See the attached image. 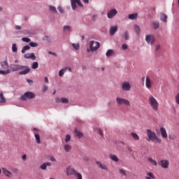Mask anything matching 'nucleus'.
Listing matches in <instances>:
<instances>
[{
	"mask_svg": "<svg viewBox=\"0 0 179 179\" xmlns=\"http://www.w3.org/2000/svg\"><path fill=\"white\" fill-rule=\"evenodd\" d=\"M147 136L148 138H146V141H148V142H150L151 141L152 142L162 143V139L159 138V137H157V135H156V133L152 131V130L149 129H147Z\"/></svg>",
	"mask_w": 179,
	"mask_h": 179,
	"instance_id": "f257e3e1",
	"label": "nucleus"
},
{
	"mask_svg": "<svg viewBox=\"0 0 179 179\" xmlns=\"http://www.w3.org/2000/svg\"><path fill=\"white\" fill-rule=\"evenodd\" d=\"M149 103L152 110L157 111L159 110V102L153 96L149 98Z\"/></svg>",
	"mask_w": 179,
	"mask_h": 179,
	"instance_id": "f03ea898",
	"label": "nucleus"
},
{
	"mask_svg": "<svg viewBox=\"0 0 179 179\" xmlns=\"http://www.w3.org/2000/svg\"><path fill=\"white\" fill-rule=\"evenodd\" d=\"M27 99L29 100L31 99H36V94L31 92H27L20 96V100H22V101H26Z\"/></svg>",
	"mask_w": 179,
	"mask_h": 179,
	"instance_id": "7ed1b4c3",
	"label": "nucleus"
},
{
	"mask_svg": "<svg viewBox=\"0 0 179 179\" xmlns=\"http://www.w3.org/2000/svg\"><path fill=\"white\" fill-rule=\"evenodd\" d=\"M90 50L93 52L97 51L98 48H100V43L92 41L90 43Z\"/></svg>",
	"mask_w": 179,
	"mask_h": 179,
	"instance_id": "20e7f679",
	"label": "nucleus"
},
{
	"mask_svg": "<svg viewBox=\"0 0 179 179\" xmlns=\"http://www.w3.org/2000/svg\"><path fill=\"white\" fill-rule=\"evenodd\" d=\"M116 103L119 106H121L122 104H125V106H130L131 104L129 101H128V99H125L120 97L116 98Z\"/></svg>",
	"mask_w": 179,
	"mask_h": 179,
	"instance_id": "39448f33",
	"label": "nucleus"
},
{
	"mask_svg": "<svg viewBox=\"0 0 179 179\" xmlns=\"http://www.w3.org/2000/svg\"><path fill=\"white\" fill-rule=\"evenodd\" d=\"M10 69H11L13 72H17V71H22L24 69V67L19 64H10Z\"/></svg>",
	"mask_w": 179,
	"mask_h": 179,
	"instance_id": "423d86ee",
	"label": "nucleus"
},
{
	"mask_svg": "<svg viewBox=\"0 0 179 179\" xmlns=\"http://www.w3.org/2000/svg\"><path fill=\"white\" fill-rule=\"evenodd\" d=\"M159 164L162 169H169V166H170V161L167 159H162L159 162Z\"/></svg>",
	"mask_w": 179,
	"mask_h": 179,
	"instance_id": "0eeeda50",
	"label": "nucleus"
},
{
	"mask_svg": "<svg viewBox=\"0 0 179 179\" xmlns=\"http://www.w3.org/2000/svg\"><path fill=\"white\" fill-rule=\"evenodd\" d=\"M71 3L73 10L76 9V3L78 5V6H83V4H82V1H80V0H71Z\"/></svg>",
	"mask_w": 179,
	"mask_h": 179,
	"instance_id": "6e6552de",
	"label": "nucleus"
},
{
	"mask_svg": "<svg viewBox=\"0 0 179 179\" xmlns=\"http://www.w3.org/2000/svg\"><path fill=\"white\" fill-rule=\"evenodd\" d=\"M156 39L155 38V36L153 35H146L145 36V41L148 43V44H153Z\"/></svg>",
	"mask_w": 179,
	"mask_h": 179,
	"instance_id": "1a4fd4ad",
	"label": "nucleus"
},
{
	"mask_svg": "<svg viewBox=\"0 0 179 179\" xmlns=\"http://www.w3.org/2000/svg\"><path fill=\"white\" fill-rule=\"evenodd\" d=\"M122 88L124 92H129L131 90V84L129 82H124L122 83Z\"/></svg>",
	"mask_w": 179,
	"mask_h": 179,
	"instance_id": "9d476101",
	"label": "nucleus"
},
{
	"mask_svg": "<svg viewBox=\"0 0 179 179\" xmlns=\"http://www.w3.org/2000/svg\"><path fill=\"white\" fill-rule=\"evenodd\" d=\"M117 13L118 12L117 11V10L115 8H113L108 13L107 17H108V19H113V17H114V16H115V15H117Z\"/></svg>",
	"mask_w": 179,
	"mask_h": 179,
	"instance_id": "9b49d317",
	"label": "nucleus"
},
{
	"mask_svg": "<svg viewBox=\"0 0 179 179\" xmlns=\"http://www.w3.org/2000/svg\"><path fill=\"white\" fill-rule=\"evenodd\" d=\"M26 59H32V61H36V55L34 53H26L24 55Z\"/></svg>",
	"mask_w": 179,
	"mask_h": 179,
	"instance_id": "f8f14e48",
	"label": "nucleus"
},
{
	"mask_svg": "<svg viewBox=\"0 0 179 179\" xmlns=\"http://www.w3.org/2000/svg\"><path fill=\"white\" fill-rule=\"evenodd\" d=\"M78 172H76V171H75V169H73V168L69 166L67 169H66V174L67 176H72V175H74V176H76V173Z\"/></svg>",
	"mask_w": 179,
	"mask_h": 179,
	"instance_id": "ddd939ff",
	"label": "nucleus"
},
{
	"mask_svg": "<svg viewBox=\"0 0 179 179\" xmlns=\"http://www.w3.org/2000/svg\"><path fill=\"white\" fill-rule=\"evenodd\" d=\"M24 71H20L19 75H27L30 72V68L27 66H23Z\"/></svg>",
	"mask_w": 179,
	"mask_h": 179,
	"instance_id": "4468645a",
	"label": "nucleus"
},
{
	"mask_svg": "<svg viewBox=\"0 0 179 179\" xmlns=\"http://www.w3.org/2000/svg\"><path fill=\"white\" fill-rule=\"evenodd\" d=\"M117 30H118L117 26H112L109 31L110 36H114V34H115V33L117 31Z\"/></svg>",
	"mask_w": 179,
	"mask_h": 179,
	"instance_id": "2eb2a0df",
	"label": "nucleus"
},
{
	"mask_svg": "<svg viewBox=\"0 0 179 179\" xmlns=\"http://www.w3.org/2000/svg\"><path fill=\"white\" fill-rule=\"evenodd\" d=\"M1 170L6 177H8L9 178H12L13 175L10 171H8L6 168H1Z\"/></svg>",
	"mask_w": 179,
	"mask_h": 179,
	"instance_id": "dca6fc26",
	"label": "nucleus"
},
{
	"mask_svg": "<svg viewBox=\"0 0 179 179\" xmlns=\"http://www.w3.org/2000/svg\"><path fill=\"white\" fill-rule=\"evenodd\" d=\"M145 86L147 88L150 89V87H152V80H150V78H149V76L146 77V80H145Z\"/></svg>",
	"mask_w": 179,
	"mask_h": 179,
	"instance_id": "f3484780",
	"label": "nucleus"
},
{
	"mask_svg": "<svg viewBox=\"0 0 179 179\" xmlns=\"http://www.w3.org/2000/svg\"><path fill=\"white\" fill-rule=\"evenodd\" d=\"M160 132L162 138L166 139V138H167V131H166V129H164V127H161Z\"/></svg>",
	"mask_w": 179,
	"mask_h": 179,
	"instance_id": "a211bd4d",
	"label": "nucleus"
},
{
	"mask_svg": "<svg viewBox=\"0 0 179 179\" xmlns=\"http://www.w3.org/2000/svg\"><path fill=\"white\" fill-rule=\"evenodd\" d=\"M74 134H76V136H78V139L83 138V133L79 131L78 129H74Z\"/></svg>",
	"mask_w": 179,
	"mask_h": 179,
	"instance_id": "6ab92c4d",
	"label": "nucleus"
},
{
	"mask_svg": "<svg viewBox=\"0 0 179 179\" xmlns=\"http://www.w3.org/2000/svg\"><path fill=\"white\" fill-rule=\"evenodd\" d=\"M109 159H110V160H113V162H115L116 163L120 161L118 157L113 154L109 155Z\"/></svg>",
	"mask_w": 179,
	"mask_h": 179,
	"instance_id": "aec40b11",
	"label": "nucleus"
},
{
	"mask_svg": "<svg viewBox=\"0 0 179 179\" xmlns=\"http://www.w3.org/2000/svg\"><path fill=\"white\" fill-rule=\"evenodd\" d=\"M96 164H97L98 167H99L100 169H102V170H108V169L107 168V166L103 165L101 162L99 161L96 162Z\"/></svg>",
	"mask_w": 179,
	"mask_h": 179,
	"instance_id": "412c9836",
	"label": "nucleus"
},
{
	"mask_svg": "<svg viewBox=\"0 0 179 179\" xmlns=\"http://www.w3.org/2000/svg\"><path fill=\"white\" fill-rule=\"evenodd\" d=\"M160 20H162V22H164V23H167V15L163 13H161Z\"/></svg>",
	"mask_w": 179,
	"mask_h": 179,
	"instance_id": "4be33fe9",
	"label": "nucleus"
},
{
	"mask_svg": "<svg viewBox=\"0 0 179 179\" xmlns=\"http://www.w3.org/2000/svg\"><path fill=\"white\" fill-rule=\"evenodd\" d=\"M63 31L64 33H71V31H72V29L69 26L66 25L63 27Z\"/></svg>",
	"mask_w": 179,
	"mask_h": 179,
	"instance_id": "5701e85b",
	"label": "nucleus"
},
{
	"mask_svg": "<svg viewBox=\"0 0 179 179\" xmlns=\"http://www.w3.org/2000/svg\"><path fill=\"white\" fill-rule=\"evenodd\" d=\"M152 27L155 29V30H157L159 27H160V23H159V21H155L152 22Z\"/></svg>",
	"mask_w": 179,
	"mask_h": 179,
	"instance_id": "b1692460",
	"label": "nucleus"
},
{
	"mask_svg": "<svg viewBox=\"0 0 179 179\" xmlns=\"http://www.w3.org/2000/svg\"><path fill=\"white\" fill-rule=\"evenodd\" d=\"M131 136H132L135 141H139V139H141L138 134L134 132L131 133Z\"/></svg>",
	"mask_w": 179,
	"mask_h": 179,
	"instance_id": "393cba45",
	"label": "nucleus"
},
{
	"mask_svg": "<svg viewBox=\"0 0 179 179\" xmlns=\"http://www.w3.org/2000/svg\"><path fill=\"white\" fill-rule=\"evenodd\" d=\"M134 30H135L137 36H139V34H141V28L139 27L138 25H137V24L134 25Z\"/></svg>",
	"mask_w": 179,
	"mask_h": 179,
	"instance_id": "a878e982",
	"label": "nucleus"
},
{
	"mask_svg": "<svg viewBox=\"0 0 179 179\" xmlns=\"http://www.w3.org/2000/svg\"><path fill=\"white\" fill-rule=\"evenodd\" d=\"M138 17V13H133L129 15V19L135 20Z\"/></svg>",
	"mask_w": 179,
	"mask_h": 179,
	"instance_id": "bb28decb",
	"label": "nucleus"
},
{
	"mask_svg": "<svg viewBox=\"0 0 179 179\" xmlns=\"http://www.w3.org/2000/svg\"><path fill=\"white\" fill-rule=\"evenodd\" d=\"M1 65L3 68H4V69H6L9 67V64H8V62L6 61L1 62Z\"/></svg>",
	"mask_w": 179,
	"mask_h": 179,
	"instance_id": "cd10ccee",
	"label": "nucleus"
},
{
	"mask_svg": "<svg viewBox=\"0 0 179 179\" xmlns=\"http://www.w3.org/2000/svg\"><path fill=\"white\" fill-rule=\"evenodd\" d=\"M106 57H111V55H114V50H108L106 53Z\"/></svg>",
	"mask_w": 179,
	"mask_h": 179,
	"instance_id": "c85d7f7f",
	"label": "nucleus"
},
{
	"mask_svg": "<svg viewBox=\"0 0 179 179\" xmlns=\"http://www.w3.org/2000/svg\"><path fill=\"white\" fill-rule=\"evenodd\" d=\"M66 69H68V67H66L65 69H63L59 71V76L62 77L64 76V73L66 71Z\"/></svg>",
	"mask_w": 179,
	"mask_h": 179,
	"instance_id": "c756f323",
	"label": "nucleus"
},
{
	"mask_svg": "<svg viewBox=\"0 0 179 179\" xmlns=\"http://www.w3.org/2000/svg\"><path fill=\"white\" fill-rule=\"evenodd\" d=\"M72 149V147L69 145V144H66L64 145V150L65 152H71V150Z\"/></svg>",
	"mask_w": 179,
	"mask_h": 179,
	"instance_id": "7c9ffc66",
	"label": "nucleus"
},
{
	"mask_svg": "<svg viewBox=\"0 0 179 179\" xmlns=\"http://www.w3.org/2000/svg\"><path fill=\"white\" fill-rule=\"evenodd\" d=\"M6 99H5V97L3 96V93H0V103H6Z\"/></svg>",
	"mask_w": 179,
	"mask_h": 179,
	"instance_id": "2f4dec72",
	"label": "nucleus"
},
{
	"mask_svg": "<svg viewBox=\"0 0 179 179\" xmlns=\"http://www.w3.org/2000/svg\"><path fill=\"white\" fill-rule=\"evenodd\" d=\"M49 9L53 13H57V8H55V6H49Z\"/></svg>",
	"mask_w": 179,
	"mask_h": 179,
	"instance_id": "473e14b6",
	"label": "nucleus"
},
{
	"mask_svg": "<svg viewBox=\"0 0 179 179\" xmlns=\"http://www.w3.org/2000/svg\"><path fill=\"white\" fill-rule=\"evenodd\" d=\"M148 162H150V163H151V164H152L153 166H157V162L156 161H155L154 159H152V158H148Z\"/></svg>",
	"mask_w": 179,
	"mask_h": 179,
	"instance_id": "72a5a7b5",
	"label": "nucleus"
},
{
	"mask_svg": "<svg viewBox=\"0 0 179 179\" xmlns=\"http://www.w3.org/2000/svg\"><path fill=\"white\" fill-rule=\"evenodd\" d=\"M35 138H36V142L38 144L41 143V140L40 139V135H38V134H35Z\"/></svg>",
	"mask_w": 179,
	"mask_h": 179,
	"instance_id": "f704fd0d",
	"label": "nucleus"
},
{
	"mask_svg": "<svg viewBox=\"0 0 179 179\" xmlns=\"http://www.w3.org/2000/svg\"><path fill=\"white\" fill-rule=\"evenodd\" d=\"M147 176H148L149 177H145L146 179L155 178V174H153V173L152 172H149L148 173H147Z\"/></svg>",
	"mask_w": 179,
	"mask_h": 179,
	"instance_id": "c9c22d12",
	"label": "nucleus"
},
{
	"mask_svg": "<svg viewBox=\"0 0 179 179\" xmlns=\"http://www.w3.org/2000/svg\"><path fill=\"white\" fill-rule=\"evenodd\" d=\"M1 75H8V73H10V70L8 69L6 71H0Z\"/></svg>",
	"mask_w": 179,
	"mask_h": 179,
	"instance_id": "e433bc0d",
	"label": "nucleus"
},
{
	"mask_svg": "<svg viewBox=\"0 0 179 179\" xmlns=\"http://www.w3.org/2000/svg\"><path fill=\"white\" fill-rule=\"evenodd\" d=\"M61 102L63 103V104H66L68 103H69V99H66V98H62L61 99Z\"/></svg>",
	"mask_w": 179,
	"mask_h": 179,
	"instance_id": "4c0bfd02",
	"label": "nucleus"
},
{
	"mask_svg": "<svg viewBox=\"0 0 179 179\" xmlns=\"http://www.w3.org/2000/svg\"><path fill=\"white\" fill-rule=\"evenodd\" d=\"M12 51H13V52H16L17 51V46L16 45V43L13 44Z\"/></svg>",
	"mask_w": 179,
	"mask_h": 179,
	"instance_id": "58836bf2",
	"label": "nucleus"
},
{
	"mask_svg": "<svg viewBox=\"0 0 179 179\" xmlns=\"http://www.w3.org/2000/svg\"><path fill=\"white\" fill-rule=\"evenodd\" d=\"M38 68V62H34L32 64V69H37Z\"/></svg>",
	"mask_w": 179,
	"mask_h": 179,
	"instance_id": "ea45409f",
	"label": "nucleus"
},
{
	"mask_svg": "<svg viewBox=\"0 0 179 179\" xmlns=\"http://www.w3.org/2000/svg\"><path fill=\"white\" fill-rule=\"evenodd\" d=\"M22 41H24V43H30L31 40L29 38H22Z\"/></svg>",
	"mask_w": 179,
	"mask_h": 179,
	"instance_id": "a19ab883",
	"label": "nucleus"
},
{
	"mask_svg": "<svg viewBox=\"0 0 179 179\" xmlns=\"http://www.w3.org/2000/svg\"><path fill=\"white\" fill-rule=\"evenodd\" d=\"M119 173L122 174V176H124V177H127V173H125V171L124 169H120Z\"/></svg>",
	"mask_w": 179,
	"mask_h": 179,
	"instance_id": "79ce46f5",
	"label": "nucleus"
},
{
	"mask_svg": "<svg viewBox=\"0 0 179 179\" xmlns=\"http://www.w3.org/2000/svg\"><path fill=\"white\" fill-rule=\"evenodd\" d=\"M29 45H30V47H38V43H34V42H30Z\"/></svg>",
	"mask_w": 179,
	"mask_h": 179,
	"instance_id": "37998d69",
	"label": "nucleus"
},
{
	"mask_svg": "<svg viewBox=\"0 0 179 179\" xmlns=\"http://www.w3.org/2000/svg\"><path fill=\"white\" fill-rule=\"evenodd\" d=\"M124 39L129 40V33L128 31H125L124 33Z\"/></svg>",
	"mask_w": 179,
	"mask_h": 179,
	"instance_id": "c03bdc74",
	"label": "nucleus"
},
{
	"mask_svg": "<svg viewBox=\"0 0 179 179\" xmlns=\"http://www.w3.org/2000/svg\"><path fill=\"white\" fill-rule=\"evenodd\" d=\"M72 47H73L75 50H79V43H73Z\"/></svg>",
	"mask_w": 179,
	"mask_h": 179,
	"instance_id": "a18cd8bd",
	"label": "nucleus"
},
{
	"mask_svg": "<svg viewBox=\"0 0 179 179\" xmlns=\"http://www.w3.org/2000/svg\"><path fill=\"white\" fill-rule=\"evenodd\" d=\"M11 171L15 174H17L19 173V169H17V168H11Z\"/></svg>",
	"mask_w": 179,
	"mask_h": 179,
	"instance_id": "49530a36",
	"label": "nucleus"
},
{
	"mask_svg": "<svg viewBox=\"0 0 179 179\" xmlns=\"http://www.w3.org/2000/svg\"><path fill=\"white\" fill-rule=\"evenodd\" d=\"M175 100H176V103H177L179 106V93H178L175 96Z\"/></svg>",
	"mask_w": 179,
	"mask_h": 179,
	"instance_id": "de8ad7c7",
	"label": "nucleus"
},
{
	"mask_svg": "<svg viewBox=\"0 0 179 179\" xmlns=\"http://www.w3.org/2000/svg\"><path fill=\"white\" fill-rule=\"evenodd\" d=\"M40 169H41V170H46L47 165H45V163H43L42 165H41Z\"/></svg>",
	"mask_w": 179,
	"mask_h": 179,
	"instance_id": "09e8293b",
	"label": "nucleus"
},
{
	"mask_svg": "<svg viewBox=\"0 0 179 179\" xmlns=\"http://www.w3.org/2000/svg\"><path fill=\"white\" fill-rule=\"evenodd\" d=\"M71 141V135L66 134V138H65V142H69Z\"/></svg>",
	"mask_w": 179,
	"mask_h": 179,
	"instance_id": "8fccbe9b",
	"label": "nucleus"
},
{
	"mask_svg": "<svg viewBox=\"0 0 179 179\" xmlns=\"http://www.w3.org/2000/svg\"><path fill=\"white\" fill-rule=\"evenodd\" d=\"M58 10L60 12V13H64L65 11L64 10V8H62V7L59 6L57 8Z\"/></svg>",
	"mask_w": 179,
	"mask_h": 179,
	"instance_id": "3c124183",
	"label": "nucleus"
},
{
	"mask_svg": "<svg viewBox=\"0 0 179 179\" xmlns=\"http://www.w3.org/2000/svg\"><path fill=\"white\" fill-rule=\"evenodd\" d=\"M127 49H128V45L124 43L122 45V50H127Z\"/></svg>",
	"mask_w": 179,
	"mask_h": 179,
	"instance_id": "603ef678",
	"label": "nucleus"
},
{
	"mask_svg": "<svg viewBox=\"0 0 179 179\" xmlns=\"http://www.w3.org/2000/svg\"><path fill=\"white\" fill-rule=\"evenodd\" d=\"M47 90H48V87L47 85H44L43 88V92L45 93V92H47Z\"/></svg>",
	"mask_w": 179,
	"mask_h": 179,
	"instance_id": "864d4df0",
	"label": "nucleus"
},
{
	"mask_svg": "<svg viewBox=\"0 0 179 179\" xmlns=\"http://www.w3.org/2000/svg\"><path fill=\"white\" fill-rule=\"evenodd\" d=\"M76 176L77 177L78 179H82V174L79 173H76Z\"/></svg>",
	"mask_w": 179,
	"mask_h": 179,
	"instance_id": "5fc2aeb1",
	"label": "nucleus"
},
{
	"mask_svg": "<svg viewBox=\"0 0 179 179\" xmlns=\"http://www.w3.org/2000/svg\"><path fill=\"white\" fill-rule=\"evenodd\" d=\"M169 139H171V141H174V139H176V136L174 135H169Z\"/></svg>",
	"mask_w": 179,
	"mask_h": 179,
	"instance_id": "6e6d98bb",
	"label": "nucleus"
},
{
	"mask_svg": "<svg viewBox=\"0 0 179 179\" xmlns=\"http://www.w3.org/2000/svg\"><path fill=\"white\" fill-rule=\"evenodd\" d=\"M43 40H46L47 41H51V38H50L49 36H44L43 37Z\"/></svg>",
	"mask_w": 179,
	"mask_h": 179,
	"instance_id": "4d7b16f0",
	"label": "nucleus"
},
{
	"mask_svg": "<svg viewBox=\"0 0 179 179\" xmlns=\"http://www.w3.org/2000/svg\"><path fill=\"white\" fill-rule=\"evenodd\" d=\"M23 48L25 51L30 50V47L28 45L24 46Z\"/></svg>",
	"mask_w": 179,
	"mask_h": 179,
	"instance_id": "13d9d810",
	"label": "nucleus"
},
{
	"mask_svg": "<svg viewBox=\"0 0 179 179\" xmlns=\"http://www.w3.org/2000/svg\"><path fill=\"white\" fill-rule=\"evenodd\" d=\"M50 162H57V159H55V157H54L52 156H51L50 157Z\"/></svg>",
	"mask_w": 179,
	"mask_h": 179,
	"instance_id": "bf43d9fd",
	"label": "nucleus"
},
{
	"mask_svg": "<svg viewBox=\"0 0 179 179\" xmlns=\"http://www.w3.org/2000/svg\"><path fill=\"white\" fill-rule=\"evenodd\" d=\"M27 82H28L29 85H33V80H31L27 79Z\"/></svg>",
	"mask_w": 179,
	"mask_h": 179,
	"instance_id": "052dcab7",
	"label": "nucleus"
},
{
	"mask_svg": "<svg viewBox=\"0 0 179 179\" xmlns=\"http://www.w3.org/2000/svg\"><path fill=\"white\" fill-rule=\"evenodd\" d=\"M48 54H50V55H55V57H57V53H55V52H54L50 51V52H48Z\"/></svg>",
	"mask_w": 179,
	"mask_h": 179,
	"instance_id": "680f3d73",
	"label": "nucleus"
},
{
	"mask_svg": "<svg viewBox=\"0 0 179 179\" xmlns=\"http://www.w3.org/2000/svg\"><path fill=\"white\" fill-rule=\"evenodd\" d=\"M96 20H97V15H94V16H93V21L96 22Z\"/></svg>",
	"mask_w": 179,
	"mask_h": 179,
	"instance_id": "e2e57ef3",
	"label": "nucleus"
},
{
	"mask_svg": "<svg viewBox=\"0 0 179 179\" xmlns=\"http://www.w3.org/2000/svg\"><path fill=\"white\" fill-rule=\"evenodd\" d=\"M15 29H16V30H21L22 29V27H20L19 25H16L15 26Z\"/></svg>",
	"mask_w": 179,
	"mask_h": 179,
	"instance_id": "0e129e2a",
	"label": "nucleus"
},
{
	"mask_svg": "<svg viewBox=\"0 0 179 179\" xmlns=\"http://www.w3.org/2000/svg\"><path fill=\"white\" fill-rule=\"evenodd\" d=\"M22 160L24 161V160H26V159H27V156L26 155H22Z\"/></svg>",
	"mask_w": 179,
	"mask_h": 179,
	"instance_id": "69168bd1",
	"label": "nucleus"
},
{
	"mask_svg": "<svg viewBox=\"0 0 179 179\" xmlns=\"http://www.w3.org/2000/svg\"><path fill=\"white\" fill-rule=\"evenodd\" d=\"M99 134L101 136H103V131L101 129H99Z\"/></svg>",
	"mask_w": 179,
	"mask_h": 179,
	"instance_id": "338daca9",
	"label": "nucleus"
},
{
	"mask_svg": "<svg viewBox=\"0 0 179 179\" xmlns=\"http://www.w3.org/2000/svg\"><path fill=\"white\" fill-rule=\"evenodd\" d=\"M127 150H128L129 152H132V148H131V147L128 146V147H127Z\"/></svg>",
	"mask_w": 179,
	"mask_h": 179,
	"instance_id": "774afa93",
	"label": "nucleus"
}]
</instances>
